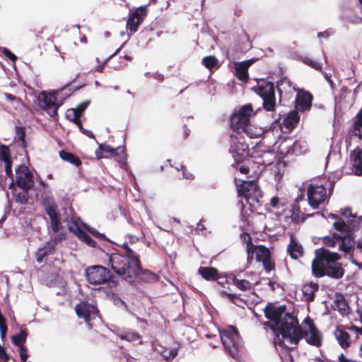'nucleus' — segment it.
<instances>
[{
  "mask_svg": "<svg viewBox=\"0 0 362 362\" xmlns=\"http://www.w3.org/2000/svg\"><path fill=\"white\" fill-rule=\"evenodd\" d=\"M287 252L293 259H298L303 254V247L296 240L293 235L290 236V243L287 247Z\"/></svg>",
  "mask_w": 362,
  "mask_h": 362,
  "instance_id": "obj_22",
  "label": "nucleus"
},
{
  "mask_svg": "<svg viewBox=\"0 0 362 362\" xmlns=\"http://www.w3.org/2000/svg\"><path fill=\"white\" fill-rule=\"evenodd\" d=\"M239 170L243 174H247L249 172V168L245 165H241L239 167Z\"/></svg>",
  "mask_w": 362,
  "mask_h": 362,
  "instance_id": "obj_60",
  "label": "nucleus"
},
{
  "mask_svg": "<svg viewBox=\"0 0 362 362\" xmlns=\"http://www.w3.org/2000/svg\"><path fill=\"white\" fill-rule=\"evenodd\" d=\"M29 189H14L12 194L15 202L22 205L27 204L29 200Z\"/></svg>",
  "mask_w": 362,
  "mask_h": 362,
  "instance_id": "obj_26",
  "label": "nucleus"
},
{
  "mask_svg": "<svg viewBox=\"0 0 362 362\" xmlns=\"http://www.w3.org/2000/svg\"><path fill=\"white\" fill-rule=\"evenodd\" d=\"M239 197L243 198L246 203L252 207H256L259 204V199L262 197V191L254 180H243V183L237 186Z\"/></svg>",
  "mask_w": 362,
  "mask_h": 362,
  "instance_id": "obj_5",
  "label": "nucleus"
},
{
  "mask_svg": "<svg viewBox=\"0 0 362 362\" xmlns=\"http://www.w3.org/2000/svg\"><path fill=\"white\" fill-rule=\"evenodd\" d=\"M119 337L122 340H126L129 342L139 341V344H141V336L134 331H127L122 332Z\"/></svg>",
  "mask_w": 362,
  "mask_h": 362,
  "instance_id": "obj_28",
  "label": "nucleus"
},
{
  "mask_svg": "<svg viewBox=\"0 0 362 362\" xmlns=\"http://www.w3.org/2000/svg\"><path fill=\"white\" fill-rule=\"evenodd\" d=\"M37 99L40 107L45 110L50 117H54L57 115L58 105L56 103V91L49 93L42 91Z\"/></svg>",
  "mask_w": 362,
  "mask_h": 362,
  "instance_id": "obj_12",
  "label": "nucleus"
},
{
  "mask_svg": "<svg viewBox=\"0 0 362 362\" xmlns=\"http://www.w3.org/2000/svg\"><path fill=\"white\" fill-rule=\"evenodd\" d=\"M303 62L316 70H321L322 68V65L320 63L309 57H305Z\"/></svg>",
  "mask_w": 362,
  "mask_h": 362,
  "instance_id": "obj_42",
  "label": "nucleus"
},
{
  "mask_svg": "<svg viewBox=\"0 0 362 362\" xmlns=\"http://www.w3.org/2000/svg\"><path fill=\"white\" fill-rule=\"evenodd\" d=\"M328 36L329 35L327 33V32H320L317 34L318 37H328Z\"/></svg>",
  "mask_w": 362,
  "mask_h": 362,
  "instance_id": "obj_64",
  "label": "nucleus"
},
{
  "mask_svg": "<svg viewBox=\"0 0 362 362\" xmlns=\"http://www.w3.org/2000/svg\"><path fill=\"white\" fill-rule=\"evenodd\" d=\"M342 214L346 216L350 214L351 217H347L346 221L341 219L334 221L333 226L340 233V235L342 236L337 243L339 250L348 253L353 248L352 243L355 238L354 232L359 228L362 216L356 217L352 216L349 209L344 210Z\"/></svg>",
  "mask_w": 362,
  "mask_h": 362,
  "instance_id": "obj_3",
  "label": "nucleus"
},
{
  "mask_svg": "<svg viewBox=\"0 0 362 362\" xmlns=\"http://www.w3.org/2000/svg\"><path fill=\"white\" fill-rule=\"evenodd\" d=\"M82 228L86 229L89 233H90L95 238H102V239L105 238V235L99 233L97 230L88 226L86 223L82 224Z\"/></svg>",
  "mask_w": 362,
  "mask_h": 362,
  "instance_id": "obj_44",
  "label": "nucleus"
},
{
  "mask_svg": "<svg viewBox=\"0 0 362 362\" xmlns=\"http://www.w3.org/2000/svg\"><path fill=\"white\" fill-rule=\"evenodd\" d=\"M233 284L241 291H250L253 288L254 286L258 284L267 285L269 288L274 291L276 289V282L270 280L268 278H263L259 282L257 281V278L255 276V279L252 278L250 280L247 279H238L236 277L233 279Z\"/></svg>",
  "mask_w": 362,
  "mask_h": 362,
  "instance_id": "obj_14",
  "label": "nucleus"
},
{
  "mask_svg": "<svg viewBox=\"0 0 362 362\" xmlns=\"http://www.w3.org/2000/svg\"><path fill=\"white\" fill-rule=\"evenodd\" d=\"M146 14L145 7L141 6L129 15L127 28L130 31L131 35L137 30L138 26L142 22Z\"/></svg>",
  "mask_w": 362,
  "mask_h": 362,
  "instance_id": "obj_17",
  "label": "nucleus"
},
{
  "mask_svg": "<svg viewBox=\"0 0 362 362\" xmlns=\"http://www.w3.org/2000/svg\"><path fill=\"white\" fill-rule=\"evenodd\" d=\"M356 247L357 249L362 251V239H359L356 242ZM351 262L354 264L355 265L358 266L359 269H362V262L358 263L355 259L353 257L351 258Z\"/></svg>",
  "mask_w": 362,
  "mask_h": 362,
  "instance_id": "obj_52",
  "label": "nucleus"
},
{
  "mask_svg": "<svg viewBox=\"0 0 362 362\" xmlns=\"http://www.w3.org/2000/svg\"><path fill=\"white\" fill-rule=\"evenodd\" d=\"M59 156L63 160L69 162L75 166H79L81 164V161L79 158L75 156L71 153H69L65 151H61L59 152Z\"/></svg>",
  "mask_w": 362,
  "mask_h": 362,
  "instance_id": "obj_32",
  "label": "nucleus"
},
{
  "mask_svg": "<svg viewBox=\"0 0 362 362\" xmlns=\"http://www.w3.org/2000/svg\"><path fill=\"white\" fill-rule=\"evenodd\" d=\"M253 89L262 99L264 108L267 111L273 110L276 105L274 83L262 80Z\"/></svg>",
  "mask_w": 362,
  "mask_h": 362,
  "instance_id": "obj_6",
  "label": "nucleus"
},
{
  "mask_svg": "<svg viewBox=\"0 0 362 362\" xmlns=\"http://www.w3.org/2000/svg\"><path fill=\"white\" fill-rule=\"evenodd\" d=\"M298 121V115L296 112H291L284 119L283 124L287 129H291L295 127Z\"/></svg>",
  "mask_w": 362,
  "mask_h": 362,
  "instance_id": "obj_30",
  "label": "nucleus"
},
{
  "mask_svg": "<svg viewBox=\"0 0 362 362\" xmlns=\"http://www.w3.org/2000/svg\"><path fill=\"white\" fill-rule=\"evenodd\" d=\"M0 160L5 163V173L8 177H12V181L9 185V188H12L14 186L15 181L13 179L12 173V161L11 159L10 148L8 146L1 144L0 145Z\"/></svg>",
  "mask_w": 362,
  "mask_h": 362,
  "instance_id": "obj_18",
  "label": "nucleus"
},
{
  "mask_svg": "<svg viewBox=\"0 0 362 362\" xmlns=\"http://www.w3.org/2000/svg\"><path fill=\"white\" fill-rule=\"evenodd\" d=\"M20 358L22 362H25L28 357V350L25 346L19 347Z\"/></svg>",
  "mask_w": 362,
  "mask_h": 362,
  "instance_id": "obj_51",
  "label": "nucleus"
},
{
  "mask_svg": "<svg viewBox=\"0 0 362 362\" xmlns=\"http://www.w3.org/2000/svg\"><path fill=\"white\" fill-rule=\"evenodd\" d=\"M254 250L256 254L257 260L259 262H262L271 257L270 250L263 245L256 247Z\"/></svg>",
  "mask_w": 362,
  "mask_h": 362,
  "instance_id": "obj_31",
  "label": "nucleus"
},
{
  "mask_svg": "<svg viewBox=\"0 0 362 362\" xmlns=\"http://www.w3.org/2000/svg\"><path fill=\"white\" fill-rule=\"evenodd\" d=\"M83 133L86 134L88 136L93 138L94 135L92 132L89 130H86L82 127V129H80Z\"/></svg>",
  "mask_w": 362,
  "mask_h": 362,
  "instance_id": "obj_61",
  "label": "nucleus"
},
{
  "mask_svg": "<svg viewBox=\"0 0 362 362\" xmlns=\"http://www.w3.org/2000/svg\"><path fill=\"white\" fill-rule=\"evenodd\" d=\"M124 43L122 44L120 47H119L112 54H111L105 61V63H106L110 58H112L113 56L116 55L119 51L120 49L123 47Z\"/></svg>",
  "mask_w": 362,
  "mask_h": 362,
  "instance_id": "obj_62",
  "label": "nucleus"
},
{
  "mask_svg": "<svg viewBox=\"0 0 362 362\" xmlns=\"http://www.w3.org/2000/svg\"><path fill=\"white\" fill-rule=\"evenodd\" d=\"M54 252L52 248L47 247V243L42 248H39L36 253V260L37 262L41 263L43 259L48 255L52 254Z\"/></svg>",
  "mask_w": 362,
  "mask_h": 362,
  "instance_id": "obj_35",
  "label": "nucleus"
},
{
  "mask_svg": "<svg viewBox=\"0 0 362 362\" xmlns=\"http://www.w3.org/2000/svg\"><path fill=\"white\" fill-rule=\"evenodd\" d=\"M353 126L362 128V108L356 115Z\"/></svg>",
  "mask_w": 362,
  "mask_h": 362,
  "instance_id": "obj_50",
  "label": "nucleus"
},
{
  "mask_svg": "<svg viewBox=\"0 0 362 362\" xmlns=\"http://www.w3.org/2000/svg\"><path fill=\"white\" fill-rule=\"evenodd\" d=\"M202 64L206 68L212 69L218 66V61L214 56H207L202 59Z\"/></svg>",
  "mask_w": 362,
  "mask_h": 362,
  "instance_id": "obj_39",
  "label": "nucleus"
},
{
  "mask_svg": "<svg viewBox=\"0 0 362 362\" xmlns=\"http://www.w3.org/2000/svg\"><path fill=\"white\" fill-rule=\"evenodd\" d=\"M65 221L66 222L68 230L77 236L80 240L86 243L89 247H96L95 241L93 240L85 231H83L82 228L79 226L78 218L70 217L67 218Z\"/></svg>",
  "mask_w": 362,
  "mask_h": 362,
  "instance_id": "obj_13",
  "label": "nucleus"
},
{
  "mask_svg": "<svg viewBox=\"0 0 362 362\" xmlns=\"http://www.w3.org/2000/svg\"><path fill=\"white\" fill-rule=\"evenodd\" d=\"M199 274L207 281H214L217 279L218 271L213 267H200Z\"/></svg>",
  "mask_w": 362,
  "mask_h": 362,
  "instance_id": "obj_27",
  "label": "nucleus"
},
{
  "mask_svg": "<svg viewBox=\"0 0 362 362\" xmlns=\"http://www.w3.org/2000/svg\"><path fill=\"white\" fill-rule=\"evenodd\" d=\"M262 262L264 265V269L267 272H271L274 268V263L271 259V257L264 259Z\"/></svg>",
  "mask_w": 362,
  "mask_h": 362,
  "instance_id": "obj_48",
  "label": "nucleus"
},
{
  "mask_svg": "<svg viewBox=\"0 0 362 362\" xmlns=\"http://www.w3.org/2000/svg\"><path fill=\"white\" fill-rule=\"evenodd\" d=\"M308 201L313 209H317L327 199V190L322 185L310 184L308 187Z\"/></svg>",
  "mask_w": 362,
  "mask_h": 362,
  "instance_id": "obj_10",
  "label": "nucleus"
},
{
  "mask_svg": "<svg viewBox=\"0 0 362 362\" xmlns=\"http://www.w3.org/2000/svg\"><path fill=\"white\" fill-rule=\"evenodd\" d=\"M319 286L317 283L310 282L303 285L302 292L305 300L307 302H312L315 300V293L318 291Z\"/></svg>",
  "mask_w": 362,
  "mask_h": 362,
  "instance_id": "obj_24",
  "label": "nucleus"
},
{
  "mask_svg": "<svg viewBox=\"0 0 362 362\" xmlns=\"http://www.w3.org/2000/svg\"><path fill=\"white\" fill-rule=\"evenodd\" d=\"M62 235H57L53 239H51L47 242V247L52 248L54 250L56 245L62 240Z\"/></svg>",
  "mask_w": 362,
  "mask_h": 362,
  "instance_id": "obj_45",
  "label": "nucleus"
},
{
  "mask_svg": "<svg viewBox=\"0 0 362 362\" xmlns=\"http://www.w3.org/2000/svg\"><path fill=\"white\" fill-rule=\"evenodd\" d=\"M313 96L308 92L298 93L296 98V107L300 110H308L312 105Z\"/></svg>",
  "mask_w": 362,
  "mask_h": 362,
  "instance_id": "obj_21",
  "label": "nucleus"
},
{
  "mask_svg": "<svg viewBox=\"0 0 362 362\" xmlns=\"http://www.w3.org/2000/svg\"><path fill=\"white\" fill-rule=\"evenodd\" d=\"M6 332H7V327L6 325L0 326V334H1V337L2 339H4L6 337Z\"/></svg>",
  "mask_w": 362,
  "mask_h": 362,
  "instance_id": "obj_59",
  "label": "nucleus"
},
{
  "mask_svg": "<svg viewBox=\"0 0 362 362\" xmlns=\"http://www.w3.org/2000/svg\"><path fill=\"white\" fill-rule=\"evenodd\" d=\"M48 214L50 218V227L54 233H57L61 229V221L59 213L57 211H49Z\"/></svg>",
  "mask_w": 362,
  "mask_h": 362,
  "instance_id": "obj_29",
  "label": "nucleus"
},
{
  "mask_svg": "<svg viewBox=\"0 0 362 362\" xmlns=\"http://www.w3.org/2000/svg\"><path fill=\"white\" fill-rule=\"evenodd\" d=\"M252 113V105L247 104L243 106L237 112L231 116V127L234 131L237 132V134H241L250 124V119Z\"/></svg>",
  "mask_w": 362,
  "mask_h": 362,
  "instance_id": "obj_8",
  "label": "nucleus"
},
{
  "mask_svg": "<svg viewBox=\"0 0 362 362\" xmlns=\"http://www.w3.org/2000/svg\"><path fill=\"white\" fill-rule=\"evenodd\" d=\"M27 338V333L24 330H21L20 332L12 337V341L18 347L23 346V344L25 342Z\"/></svg>",
  "mask_w": 362,
  "mask_h": 362,
  "instance_id": "obj_38",
  "label": "nucleus"
},
{
  "mask_svg": "<svg viewBox=\"0 0 362 362\" xmlns=\"http://www.w3.org/2000/svg\"><path fill=\"white\" fill-rule=\"evenodd\" d=\"M197 230H202V231H204L206 230V228L204 227V225H202L201 223V221H199V223L197 224Z\"/></svg>",
  "mask_w": 362,
  "mask_h": 362,
  "instance_id": "obj_63",
  "label": "nucleus"
},
{
  "mask_svg": "<svg viewBox=\"0 0 362 362\" xmlns=\"http://www.w3.org/2000/svg\"><path fill=\"white\" fill-rule=\"evenodd\" d=\"M247 258L252 257V255L254 253V250H252V246L250 245V243L247 244Z\"/></svg>",
  "mask_w": 362,
  "mask_h": 362,
  "instance_id": "obj_58",
  "label": "nucleus"
},
{
  "mask_svg": "<svg viewBox=\"0 0 362 362\" xmlns=\"http://www.w3.org/2000/svg\"><path fill=\"white\" fill-rule=\"evenodd\" d=\"M43 206L47 214H50L49 211H57V205L55 204L54 199L49 197L43 199Z\"/></svg>",
  "mask_w": 362,
  "mask_h": 362,
  "instance_id": "obj_37",
  "label": "nucleus"
},
{
  "mask_svg": "<svg viewBox=\"0 0 362 362\" xmlns=\"http://www.w3.org/2000/svg\"><path fill=\"white\" fill-rule=\"evenodd\" d=\"M352 133L355 136H357L359 139H361L362 134H361V127L353 126Z\"/></svg>",
  "mask_w": 362,
  "mask_h": 362,
  "instance_id": "obj_56",
  "label": "nucleus"
},
{
  "mask_svg": "<svg viewBox=\"0 0 362 362\" xmlns=\"http://www.w3.org/2000/svg\"><path fill=\"white\" fill-rule=\"evenodd\" d=\"M229 151L238 163L243 162L248 158L249 146L246 144L245 137L241 134H233L230 136Z\"/></svg>",
  "mask_w": 362,
  "mask_h": 362,
  "instance_id": "obj_7",
  "label": "nucleus"
},
{
  "mask_svg": "<svg viewBox=\"0 0 362 362\" xmlns=\"http://www.w3.org/2000/svg\"><path fill=\"white\" fill-rule=\"evenodd\" d=\"M270 205L274 209L279 208V199L276 197H273L270 199Z\"/></svg>",
  "mask_w": 362,
  "mask_h": 362,
  "instance_id": "obj_55",
  "label": "nucleus"
},
{
  "mask_svg": "<svg viewBox=\"0 0 362 362\" xmlns=\"http://www.w3.org/2000/svg\"><path fill=\"white\" fill-rule=\"evenodd\" d=\"M116 149L109 145L100 144L98 150L95 151V156L98 159L105 157L103 153L114 154Z\"/></svg>",
  "mask_w": 362,
  "mask_h": 362,
  "instance_id": "obj_36",
  "label": "nucleus"
},
{
  "mask_svg": "<svg viewBox=\"0 0 362 362\" xmlns=\"http://www.w3.org/2000/svg\"><path fill=\"white\" fill-rule=\"evenodd\" d=\"M108 266L124 279L132 281L141 272L139 260H134L117 253H113L108 257Z\"/></svg>",
  "mask_w": 362,
  "mask_h": 362,
  "instance_id": "obj_4",
  "label": "nucleus"
},
{
  "mask_svg": "<svg viewBox=\"0 0 362 362\" xmlns=\"http://www.w3.org/2000/svg\"><path fill=\"white\" fill-rule=\"evenodd\" d=\"M335 303L338 310L342 315L348 313L349 307L344 300H337Z\"/></svg>",
  "mask_w": 362,
  "mask_h": 362,
  "instance_id": "obj_41",
  "label": "nucleus"
},
{
  "mask_svg": "<svg viewBox=\"0 0 362 362\" xmlns=\"http://www.w3.org/2000/svg\"><path fill=\"white\" fill-rule=\"evenodd\" d=\"M8 356L6 353L5 349L0 345V362H7Z\"/></svg>",
  "mask_w": 362,
  "mask_h": 362,
  "instance_id": "obj_53",
  "label": "nucleus"
},
{
  "mask_svg": "<svg viewBox=\"0 0 362 362\" xmlns=\"http://www.w3.org/2000/svg\"><path fill=\"white\" fill-rule=\"evenodd\" d=\"M177 170H182V175H183V177L187 179V180H192L194 179V175L192 173H189V172H187V168L185 165H181L180 167V169L178 168H176Z\"/></svg>",
  "mask_w": 362,
  "mask_h": 362,
  "instance_id": "obj_49",
  "label": "nucleus"
},
{
  "mask_svg": "<svg viewBox=\"0 0 362 362\" xmlns=\"http://www.w3.org/2000/svg\"><path fill=\"white\" fill-rule=\"evenodd\" d=\"M323 76H324L325 78L327 80V81L329 83L331 87L333 88L334 83L331 79V77H332L331 74L325 72V73H323Z\"/></svg>",
  "mask_w": 362,
  "mask_h": 362,
  "instance_id": "obj_57",
  "label": "nucleus"
},
{
  "mask_svg": "<svg viewBox=\"0 0 362 362\" xmlns=\"http://www.w3.org/2000/svg\"><path fill=\"white\" fill-rule=\"evenodd\" d=\"M89 103H90L89 100L84 101V102L81 103L80 105H78L76 109L78 110V112H80V114L81 115L82 112L87 108Z\"/></svg>",
  "mask_w": 362,
  "mask_h": 362,
  "instance_id": "obj_54",
  "label": "nucleus"
},
{
  "mask_svg": "<svg viewBox=\"0 0 362 362\" xmlns=\"http://www.w3.org/2000/svg\"><path fill=\"white\" fill-rule=\"evenodd\" d=\"M352 173L358 176L362 175V149L356 148L350 154Z\"/></svg>",
  "mask_w": 362,
  "mask_h": 362,
  "instance_id": "obj_20",
  "label": "nucleus"
},
{
  "mask_svg": "<svg viewBox=\"0 0 362 362\" xmlns=\"http://www.w3.org/2000/svg\"><path fill=\"white\" fill-rule=\"evenodd\" d=\"M80 112L77 109H72L68 112L66 114V117L71 121H73L79 128V129H82V124L80 119Z\"/></svg>",
  "mask_w": 362,
  "mask_h": 362,
  "instance_id": "obj_34",
  "label": "nucleus"
},
{
  "mask_svg": "<svg viewBox=\"0 0 362 362\" xmlns=\"http://www.w3.org/2000/svg\"><path fill=\"white\" fill-rule=\"evenodd\" d=\"M76 313L78 318L83 319L88 327L91 328L90 320H94L98 315L97 308L88 302H81L76 305Z\"/></svg>",
  "mask_w": 362,
  "mask_h": 362,
  "instance_id": "obj_16",
  "label": "nucleus"
},
{
  "mask_svg": "<svg viewBox=\"0 0 362 362\" xmlns=\"http://www.w3.org/2000/svg\"><path fill=\"white\" fill-rule=\"evenodd\" d=\"M342 238L340 234H333L332 236H325L323 238V243L327 246L334 247L337 245L339 239Z\"/></svg>",
  "mask_w": 362,
  "mask_h": 362,
  "instance_id": "obj_40",
  "label": "nucleus"
},
{
  "mask_svg": "<svg viewBox=\"0 0 362 362\" xmlns=\"http://www.w3.org/2000/svg\"><path fill=\"white\" fill-rule=\"evenodd\" d=\"M220 337L226 351L233 358H236L238 354V342L239 335L238 331L234 327L229 326L228 328L220 332Z\"/></svg>",
  "mask_w": 362,
  "mask_h": 362,
  "instance_id": "obj_9",
  "label": "nucleus"
},
{
  "mask_svg": "<svg viewBox=\"0 0 362 362\" xmlns=\"http://www.w3.org/2000/svg\"><path fill=\"white\" fill-rule=\"evenodd\" d=\"M0 52L6 57H8L12 62H15L17 59L16 56L6 47H1Z\"/></svg>",
  "mask_w": 362,
  "mask_h": 362,
  "instance_id": "obj_47",
  "label": "nucleus"
},
{
  "mask_svg": "<svg viewBox=\"0 0 362 362\" xmlns=\"http://www.w3.org/2000/svg\"><path fill=\"white\" fill-rule=\"evenodd\" d=\"M252 64V60H247L235 64V75L240 81H246L248 78L247 69Z\"/></svg>",
  "mask_w": 362,
  "mask_h": 362,
  "instance_id": "obj_23",
  "label": "nucleus"
},
{
  "mask_svg": "<svg viewBox=\"0 0 362 362\" xmlns=\"http://www.w3.org/2000/svg\"><path fill=\"white\" fill-rule=\"evenodd\" d=\"M242 133H245L249 138H259L260 137L264 132L262 129L257 128L250 124L247 127H246Z\"/></svg>",
  "mask_w": 362,
  "mask_h": 362,
  "instance_id": "obj_33",
  "label": "nucleus"
},
{
  "mask_svg": "<svg viewBox=\"0 0 362 362\" xmlns=\"http://www.w3.org/2000/svg\"><path fill=\"white\" fill-rule=\"evenodd\" d=\"M339 255L336 252H330L325 249L316 251L315 258L312 262V272L315 277L324 276L339 279L344 275V269L341 264L337 262Z\"/></svg>",
  "mask_w": 362,
  "mask_h": 362,
  "instance_id": "obj_2",
  "label": "nucleus"
},
{
  "mask_svg": "<svg viewBox=\"0 0 362 362\" xmlns=\"http://www.w3.org/2000/svg\"><path fill=\"white\" fill-rule=\"evenodd\" d=\"M264 315L269 321L266 324L275 333V344L287 349H293L303 337L310 345L320 347L322 343V333L315 327L313 321L308 317L304 320L308 329L303 334L295 315L286 311V306L268 304Z\"/></svg>",
  "mask_w": 362,
  "mask_h": 362,
  "instance_id": "obj_1",
  "label": "nucleus"
},
{
  "mask_svg": "<svg viewBox=\"0 0 362 362\" xmlns=\"http://www.w3.org/2000/svg\"><path fill=\"white\" fill-rule=\"evenodd\" d=\"M334 334L341 348L346 349L350 346L351 339L347 332L337 327Z\"/></svg>",
  "mask_w": 362,
  "mask_h": 362,
  "instance_id": "obj_25",
  "label": "nucleus"
},
{
  "mask_svg": "<svg viewBox=\"0 0 362 362\" xmlns=\"http://www.w3.org/2000/svg\"><path fill=\"white\" fill-rule=\"evenodd\" d=\"M4 97L8 101L13 104L15 108H18L21 105V99L11 93H4Z\"/></svg>",
  "mask_w": 362,
  "mask_h": 362,
  "instance_id": "obj_43",
  "label": "nucleus"
},
{
  "mask_svg": "<svg viewBox=\"0 0 362 362\" xmlns=\"http://www.w3.org/2000/svg\"><path fill=\"white\" fill-rule=\"evenodd\" d=\"M87 281L91 284H102L110 277V271L105 267L94 265L86 269Z\"/></svg>",
  "mask_w": 362,
  "mask_h": 362,
  "instance_id": "obj_11",
  "label": "nucleus"
},
{
  "mask_svg": "<svg viewBox=\"0 0 362 362\" xmlns=\"http://www.w3.org/2000/svg\"><path fill=\"white\" fill-rule=\"evenodd\" d=\"M255 158V163L259 166L265 168L272 164L276 159V154L272 151H264L260 152L255 151L252 156Z\"/></svg>",
  "mask_w": 362,
  "mask_h": 362,
  "instance_id": "obj_19",
  "label": "nucleus"
},
{
  "mask_svg": "<svg viewBox=\"0 0 362 362\" xmlns=\"http://www.w3.org/2000/svg\"><path fill=\"white\" fill-rule=\"evenodd\" d=\"M15 181L20 189H31L34 185L33 173L26 165H20L16 170Z\"/></svg>",
  "mask_w": 362,
  "mask_h": 362,
  "instance_id": "obj_15",
  "label": "nucleus"
},
{
  "mask_svg": "<svg viewBox=\"0 0 362 362\" xmlns=\"http://www.w3.org/2000/svg\"><path fill=\"white\" fill-rule=\"evenodd\" d=\"M122 247L127 251V255H124L125 257L131 258L132 261L139 260V257L135 255V252L128 246L127 244H124Z\"/></svg>",
  "mask_w": 362,
  "mask_h": 362,
  "instance_id": "obj_46",
  "label": "nucleus"
}]
</instances>
